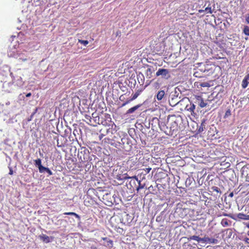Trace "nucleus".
<instances>
[{
  "instance_id": "obj_1",
  "label": "nucleus",
  "mask_w": 249,
  "mask_h": 249,
  "mask_svg": "<svg viewBox=\"0 0 249 249\" xmlns=\"http://www.w3.org/2000/svg\"><path fill=\"white\" fill-rule=\"evenodd\" d=\"M114 195H112L111 193H107L103 195V200L104 203L108 206H112L115 202Z\"/></svg>"
},
{
  "instance_id": "obj_2",
  "label": "nucleus",
  "mask_w": 249,
  "mask_h": 249,
  "mask_svg": "<svg viewBox=\"0 0 249 249\" xmlns=\"http://www.w3.org/2000/svg\"><path fill=\"white\" fill-rule=\"evenodd\" d=\"M156 75L157 76H161L163 79L166 80L169 79L171 77L169 71L165 69H159L156 72Z\"/></svg>"
},
{
  "instance_id": "obj_3",
  "label": "nucleus",
  "mask_w": 249,
  "mask_h": 249,
  "mask_svg": "<svg viewBox=\"0 0 249 249\" xmlns=\"http://www.w3.org/2000/svg\"><path fill=\"white\" fill-rule=\"evenodd\" d=\"M84 205L87 207H92L95 203V200L91 197L87 196L84 200Z\"/></svg>"
},
{
  "instance_id": "obj_4",
  "label": "nucleus",
  "mask_w": 249,
  "mask_h": 249,
  "mask_svg": "<svg viewBox=\"0 0 249 249\" xmlns=\"http://www.w3.org/2000/svg\"><path fill=\"white\" fill-rule=\"evenodd\" d=\"M239 187H240V190H242L243 193L249 194V181L243 183Z\"/></svg>"
},
{
  "instance_id": "obj_5",
  "label": "nucleus",
  "mask_w": 249,
  "mask_h": 249,
  "mask_svg": "<svg viewBox=\"0 0 249 249\" xmlns=\"http://www.w3.org/2000/svg\"><path fill=\"white\" fill-rule=\"evenodd\" d=\"M202 242L209 243L211 244H216L218 243V240L214 238H209V237L205 236L202 238Z\"/></svg>"
},
{
  "instance_id": "obj_6",
  "label": "nucleus",
  "mask_w": 249,
  "mask_h": 249,
  "mask_svg": "<svg viewBox=\"0 0 249 249\" xmlns=\"http://www.w3.org/2000/svg\"><path fill=\"white\" fill-rule=\"evenodd\" d=\"M196 101L197 102V103L198 105L201 107V108L204 107H206V106L208 104V102H205L203 99V98L201 96H197L196 97Z\"/></svg>"
},
{
  "instance_id": "obj_7",
  "label": "nucleus",
  "mask_w": 249,
  "mask_h": 249,
  "mask_svg": "<svg viewBox=\"0 0 249 249\" xmlns=\"http://www.w3.org/2000/svg\"><path fill=\"white\" fill-rule=\"evenodd\" d=\"M195 108L196 106L194 104H192L191 103L190 104L186 105L185 107V109L190 112L192 115L195 114L194 111Z\"/></svg>"
},
{
  "instance_id": "obj_8",
  "label": "nucleus",
  "mask_w": 249,
  "mask_h": 249,
  "mask_svg": "<svg viewBox=\"0 0 249 249\" xmlns=\"http://www.w3.org/2000/svg\"><path fill=\"white\" fill-rule=\"evenodd\" d=\"M106 120L105 122L101 121V123L103 125H110V123L111 122V118L110 115L106 113L104 115Z\"/></svg>"
},
{
  "instance_id": "obj_9",
  "label": "nucleus",
  "mask_w": 249,
  "mask_h": 249,
  "mask_svg": "<svg viewBox=\"0 0 249 249\" xmlns=\"http://www.w3.org/2000/svg\"><path fill=\"white\" fill-rule=\"evenodd\" d=\"M164 95L165 91L163 90H160L158 91L155 97L158 101H161L164 97Z\"/></svg>"
},
{
  "instance_id": "obj_10",
  "label": "nucleus",
  "mask_w": 249,
  "mask_h": 249,
  "mask_svg": "<svg viewBox=\"0 0 249 249\" xmlns=\"http://www.w3.org/2000/svg\"><path fill=\"white\" fill-rule=\"evenodd\" d=\"M141 106V104L137 105L133 107L128 109L126 112V114H131L135 111L137 109H138Z\"/></svg>"
},
{
  "instance_id": "obj_11",
  "label": "nucleus",
  "mask_w": 249,
  "mask_h": 249,
  "mask_svg": "<svg viewBox=\"0 0 249 249\" xmlns=\"http://www.w3.org/2000/svg\"><path fill=\"white\" fill-rule=\"evenodd\" d=\"M249 75H247L242 82V87L243 89L246 88L249 84Z\"/></svg>"
},
{
  "instance_id": "obj_12",
  "label": "nucleus",
  "mask_w": 249,
  "mask_h": 249,
  "mask_svg": "<svg viewBox=\"0 0 249 249\" xmlns=\"http://www.w3.org/2000/svg\"><path fill=\"white\" fill-rule=\"evenodd\" d=\"M237 217L238 219L243 220H249V215L244 214L243 213H239L237 214Z\"/></svg>"
},
{
  "instance_id": "obj_13",
  "label": "nucleus",
  "mask_w": 249,
  "mask_h": 249,
  "mask_svg": "<svg viewBox=\"0 0 249 249\" xmlns=\"http://www.w3.org/2000/svg\"><path fill=\"white\" fill-rule=\"evenodd\" d=\"M102 239L104 241H107V244L106 246L107 247H108V248H111L113 247V242L112 240L109 239L107 238V237H103Z\"/></svg>"
},
{
  "instance_id": "obj_14",
  "label": "nucleus",
  "mask_w": 249,
  "mask_h": 249,
  "mask_svg": "<svg viewBox=\"0 0 249 249\" xmlns=\"http://www.w3.org/2000/svg\"><path fill=\"white\" fill-rule=\"evenodd\" d=\"M40 238L42 240V241L46 243H48L51 242L50 237L45 234H42V235H40Z\"/></svg>"
},
{
  "instance_id": "obj_15",
  "label": "nucleus",
  "mask_w": 249,
  "mask_h": 249,
  "mask_svg": "<svg viewBox=\"0 0 249 249\" xmlns=\"http://www.w3.org/2000/svg\"><path fill=\"white\" fill-rule=\"evenodd\" d=\"M92 120L94 121V123H96V124H99V119H100V118L98 116V115H96V114L93 113L92 114Z\"/></svg>"
},
{
  "instance_id": "obj_16",
  "label": "nucleus",
  "mask_w": 249,
  "mask_h": 249,
  "mask_svg": "<svg viewBox=\"0 0 249 249\" xmlns=\"http://www.w3.org/2000/svg\"><path fill=\"white\" fill-rule=\"evenodd\" d=\"M143 91L142 89H140L137 90L136 92L132 96V99H136L141 93V92Z\"/></svg>"
},
{
  "instance_id": "obj_17",
  "label": "nucleus",
  "mask_w": 249,
  "mask_h": 249,
  "mask_svg": "<svg viewBox=\"0 0 249 249\" xmlns=\"http://www.w3.org/2000/svg\"><path fill=\"white\" fill-rule=\"evenodd\" d=\"M197 86L198 87L199 86L201 87H210V85L209 83L207 82H197Z\"/></svg>"
},
{
  "instance_id": "obj_18",
  "label": "nucleus",
  "mask_w": 249,
  "mask_h": 249,
  "mask_svg": "<svg viewBox=\"0 0 249 249\" xmlns=\"http://www.w3.org/2000/svg\"><path fill=\"white\" fill-rule=\"evenodd\" d=\"M190 240H194L197 242H202V238H200L198 236L193 235L191 236L189 238Z\"/></svg>"
},
{
  "instance_id": "obj_19",
  "label": "nucleus",
  "mask_w": 249,
  "mask_h": 249,
  "mask_svg": "<svg viewBox=\"0 0 249 249\" xmlns=\"http://www.w3.org/2000/svg\"><path fill=\"white\" fill-rule=\"evenodd\" d=\"M64 214L69 215H73L76 218H78V219H80V216L78 214H77V213H74V212H66V213H64Z\"/></svg>"
},
{
  "instance_id": "obj_20",
  "label": "nucleus",
  "mask_w": 249,
  "mask_h": 249,
  "mask_svg": "<svg viewBox=\"0 0 249 249\" xmlns=\"http://www.w3.org/2000/svg\"><path fill=\"white\" fill-rule=\"evenodd\" d=\"M206 121L205 120H203V121L201 122V125L199 128L198 131L199 132H202L204 130V129L205 128V123Z\"/></svg>"
},
{
  "instance_id": "obj_21",
  "label": "nucleus",
  "mask_w": 249,
  "mask_h": 249,
  "mask_svg": "<svg viewBox=\"0 0 249 249\" xmlns=\"http://www.w3.org/2000/svg\"><path fill=\"white\" fill-rule=\"evenodd\" d=\"M35 164L36 166H37L38 168L41 166V160L40 159H37L34 160Z\"/></svg>"
},
{
  "instance_id": "obj_22",
  "label": "nucleus",
  "mask_w": 249,
  "mask_h": 249,
  "mask_svg": "<svg viewBox=\"0 0 249 249\" xmlns=\"http://www.w3.org/2000/svg\"><path fill=\"white\" fill-rule=\"evenodd\" d=\"M231 109L229 108L226 111L224 116V118H226L231 116Z\"/></svg>"
},
{
  "instance_id": "obj_23",
  "label": "nucleus",
  "mask_w": 249,
  "mask_h": 249,
  "mask_svg": "<svg viewBox=\"0 0 249 249\" xmlns=\"http://www.w3.org/2000/svg\"><path fill=\"white\" fill-rule=\"evenodd\" d=\"M134 100V99H132V97L130 99H128L127 100H126L125 102H124V103L122 104L121 107H123L126 105L127 104H129L130 102Z\"/></svg>"
},
{
  "instance_id": "obj_24",
  "label": "nucleus",
  "mask_w": 249,
  "mask_h": 249,
  "mask_svg": "<svg viewBox=\"0 0 249 249\" xmlns=\"http://www.w3.org/2000/svg\"><path fill=\"white\" fill-rule=\"evenodd\" d=\"M47 168V167H44L41 165L40 166V167H39L38 170L39 172L42 173L45 172Z\"/></svg>"
},
{
  "instance_id": "obj_25",
  "label": "nucleus",
  "mask_w": 249,
  "mask_h": 249,
  "mask_svg": "<svg viewBox=\"0 0 249 249\" xmlns=\"http://www.w3.org/2000/svg\"><path fill=\"white\" fill-rule=\"evenodd\" d=\"M244 33L245 35L249 36V27L246 26L244 29Z\"/></svg>"
},
{
  "instance_id": "obj_26",
  "label": "nucleus",
  "mask_w": 249,
  "mask_h": 249,
  "mask_svg": "<svg viewBox=\"0 0 249 249\" xmlns=\"http://www.w3.org/2000/svg\"><path fill=\"white\" fill-rule=\"evenodd\" d=\"M78 42L82 44H83L85 46H86L89 44V41L88 40L78 39Z\"/></svg>"
},
{
  "instance_id": "obj_27",
  "label": "nucleus",
  "mask_w": 249,
  "mask_h": 249,
  "mask_svg": "<svg viewBox=\"0 0 249 249\" xmlns=\"http://www.w3.org/2000/svg\"><path fill=\"white\" fill-rule=\"evenodd\" d=\"M135 178L136 179V180L138 181V183H139V186L137 188V190L138 191L140 189H142L144 187V185H142L141 184V182H140V180H138V178H137L136 177H135Z\"/></svg>"
},
{
  "instance_id": "obj_28",
  "label": "nucleus",
  "mask_w": 249,
  "mask_h": 249,
  "mask_svg": "<svg viewBox=\"0 0 249 249\" xmlns=\"http://www.w3.org/2000/svg\"><path fill=\"white\" fill-rule=\"evenodd\" d=\"M205 12H206V13H208V14H211V13H212V10L211 7L208 6L206 8H205Z\"/></svg>"
},
{
  "instance_id": "obj_29",
  "label": "nucleus",
  "mask_w": 249,
  "mask_h": 249,
  "mask_svg": "<svg viewBox=\"0 0 249 249\" xmlns=\"http://www.w3.org/2000/svg\"><path fill=\"white\" fill-rule=\"evenodd\" d=\"M212 190L213 191L216 192L217 193H220L221 192L220 189L218 187H216V186H213L212 187Z\"/></svg>"
},
{
  "instance_id": "obj_30",
  "label": "nucleus",
  "mask_w": 249,
  "mask_h": 249,
  "mask_svg": "<svg viewBox=\"0 0 249 249\" xmlns=\"http://www.w3.org/2000/svg\"><path fill=\"white\" fill-rule=\"evenodd\" d=\"M248 236L249 237V231L247 232V233ZM244 241H245V242L249 245V237H246L245 238Z\"/></svg>"
},
{
  "instance_id": "obj_31",
  "label": "nucleus",
  "mask_w": 249,
  "mask_h": 249,
  "mask_svg": "<svg viewBox=\"0 0 249 249\" xmlns=\"http://www.w3.org/2000/svg\"><path fill=\"white\" fill-rule=\"evenodd\" d=\"M85 118H86L87 119H88V120H89V122H88V123L89 124L90 123H92V119H91V118L90 117V116H89V115H86Z\"/></svg>"
},
{
  "instance_id": "obj_32",
  "label": "nucleus",
  "mask_w": 249,
  "mask_h": 249,
  "mask_svg": "<svg viewBox=\"0 0 249 249\" xmlns=\"http://www.w3.org/2000/svg\"><path fill=\"white\" fill-rule=\"evenodd\" d=\"M45 172H47V173L49 174V175H53V172H52L51 171V170L49 168H47L46 169V171H45Z\"/></svg>"
},
{
  "instance_id": "obj_33",
  "label": "nucleus",
  "mask_w": 249,
  "mask_h": 249,
  "mask_svg": "<svg viewBox=\"0 0 249 249\" xmlns=\"http://www.w3.org/2000/svg\"><path fill=\"white\" fill-rule=\"evenodd\" d=\"M151 170V168H146V169H144L146 174H148V173H149Z\"/></svg>"
},
{
  "instance_id": "obj_34",
  "label": "nucleus",
  "mask_w": 249,
  "mask_h": 249,
  "mask_svg": "<svg viewBox=\"0 0 249 249\" xmlns=\"http://www.w3.org/2000/svg\"><path fill=\"white\" fill-rule=\"evenodd\" d=\"M9 174L10 175H12L13 174V171L12 168L11 167H9Z\"/></svg>"
},
{
  "instance_id": "obj_35",
  "label": "nucleus",
  "mask_w": 249,
  "mask_h": 249,
  "mask_svg": "<svg viewBox=\"0 0 249 249\" xmlns=\"http://www.w3.org/2000/svg\"><path fill=\"white\" fill-rule=\"evenodd\" d=\"M246 20L247 22L249 24V15L246 16Z\"/></svg>"
},
{
  "instance_id": "obj_36",
  "label": "nucleus",
  "mask_w": 249,
  "mask_h": 249,
  "mask_svg": "<svg viewBox=\"0 0 249 249\" xmlns=\"http://www.w3.org/2000/svg\"><path fill=\"white\" fill-rule=\"evenodd\" d=\"M57 146L58 147H61L62 146V144H60V142H59L58 140H57Z\"/></svg>"
},
{
  "instance_id": "obj_37",
  "label": "nucleus",
  "mask_w": 249,
  "mask_h": 249,
  "mask_svg": "<svg viewBox=\"0 0 249 249\" xmlns=\"http://www.w3.org/2000/svg\"><path fill=\"white\" fill-rule=\"evenodd\" d=\"M119 99L120 100L123 101L124 100V95H122L120 97H119Z\"/></svg>"
},
{
  "instance_id": "obj_38",
  "label": "nucleus",
  "mask_w": 249,
  "mask_h": 249,
  "mask_svg": "<svg viewBox=\"0 0 249 249\" xmlns=\"http://www.w3.org/2000/svg\"><path fill=\"white\" fill-rule=\"evenodd\" d=\"M233 195H234L233 192H231L229 195V196L230 197H233Z\"/></svg>"
},
{
  "instance_id": "obj_39",
  "label": "nucleus",
  "mask_w": 249,
  "mask_h": 249,
  "mask_svg": "<svg viewBox=\"0 0 249 249\" xmlns=\"http://www.w3.org/2000/svg\"><path fill=\"white\" fill-rule=\"evenodd\" d=\"M244 224L249 229V221L248 222L245 223Z\"/></svg>"
},
{
  "instance_id": "obj_40",
  "label": "nucleus",
  "mask_w": 249,
  "mask_h": 249,
  "mask_svg": "<svg viewBox=\"0 0 249 249\" xmlns=\"http://www.w3.org/2000/svg\"><path fill=\"white\" fill-rule=\"evenodd\" d=\"M31 95H32V94H31V93H30H30H27V94L26 95V96L27 97H30V96H31Z\"/></svg>"
},
{
  "instance_id": "obj_41",
  "label": "nucleus",
  "mask_w": 249,
  "mask_h": 249,
  "mask_svg": "<svg viewBox=\"0 0 249 249\" xmlns=\"http://www.w3.org/2000/svg\"><path fill=\"white\" fill-rule=\"evenodd\" d=\"M104 136L103 134H100L99 136L100 140H101Z\"/></svg>"
},
{
  "instance_id": "obj_42",
  "label": "nucleus",
  "mask_w": 249,
  "mask_h": 249,
  "mask_svg": "<svg viewBox=\"0 0 249 249\" xmlns=\"http://www.w3.org/2000/svg\"><path fill=\"white\" fill-rule=\"evenodd\" d=\"M204 12H205V9L204 10H198V12L200 13H203Z\"/></svg>"
},
{
  "instance_id": "obj_43",
  "label": "nucleus",
  "mask_w": 249,
  "mask_h": 249,
  "mask_svg": "<svg viewBox=\"0 0 249 249\" xmlns=\"http://www.w3.org/2000/svg\"><path fill=\"white\" fill-rule=\"evenodd\" d=\"M197 73H198V72H195V73H194V76H195L196 77H199V76H198V75H197Z\"/></svg>"
},
{
  "instance_id": "obj_44",
  "label": "nucleus",
  "mask_w": 249,
  "mask_h": 249,
  "mask_svg": "<svg viewBox=\"0 0 249 249\" xmlns=\"http://www.w3.org/2000/svg\"><path fill=\"white\" fill-rule=\"evenodd\" d=\"M225 224L226 225H228V223L227 222H225Z\"/></svg>"
},
{
  "instance_id": "obj_45",
  "label": "nucleus",
  "mask_w": 249,
  "mask_h": 249,
  "mask_svg": "<svg viewBox=\"0 0 249 249\" xmlns=\"http://www.w3.org/2000/svg\"><path fill=\"white\" fill-rule=\"evenodd\" d=\"M222 58L224 59H226L227 61V59L226 57H222Z\"/></svg>"
},
{
  "instance_id": "obj_46",
  "label": "nucleus",
  "mask_w": 249,
  "mask_h": 249,
  "mask_svg": "<svg viewBox=\"0 0 249 249\" xmlns=\"http://www.w3.org/2000/svg\"><path fill=\"white\" fill-rule=\"evenodd\" d=\"M147 71H151V69H148L147 70Z\"/></svg>"
},
{
  "instance_id": "obj_47",
  "label": "nucleus",
  "mask_w": 249,
  "mask_h": 249,
  "mask_svg": "<svg viewBox=\"0 0 249 249\" xmlns=\"http://www.w3.org/2000/svg\"><path fill=\"white\" fill-rule=\"evenodd\" d=\"M211 100H208L207 101V102H210V101H211Z\"/></svg>"
}]
</instances>
